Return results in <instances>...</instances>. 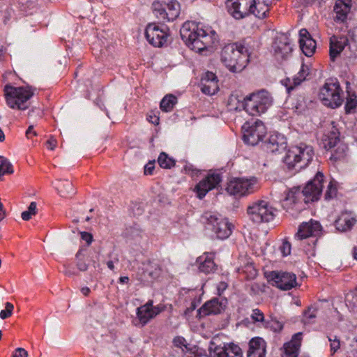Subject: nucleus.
Masks as SVG:
<instances>
[{"label":"nucleus","mask_w":357,"mask_h":357,"mask_svg":"<svg viewBox=\"0 0 357 357\" xmlns=\"http://www.w3.org/2000/svg\"><path fill=\"white\" fill-rule=\"evenodd\" d=\"M201 23L185 22L180 30L182 40L192 50L201 52L211 45V37Z\"/></svg>","instance_id":"f257e3e1"},{"label":"nucleus","mask_w":357,"mask_h":357,"mask_svg":"<svg viewBox=\"0 0 357 357\" xmlns=\"http://www.w3.org/2000/svg\"><path fill=\"white\" fill-rule=\"evenodd\" d=\"M314 152L312 146L304 143L291 146L287 152L284 162L289 169L296 172L306 167L312 160Z\"/></svg>","instance_id":"f03ea898"},{"label":"nucleus","mask_w":357,"mask_h":357,"mask_svg":"<svg viewBox=\"0 0 357 357\" xmlns=\"http://www.w3.org/2000/svg\"><path fill=\"white\" fill-rule=\"evenodd\" d=\"M221 61L230 71L241 72L246 66L247 49L241 44H228L222 50Z\"/></svg>","instance_id":"7ed1b4c3"},{"label":"nucleus","mask_w":357,"mask_h":357,"mask_svg":"<svg viewBox=\"0 0 357 357\" xmlns=\"http://www.w3.org/2000/svg\"><path fill=\"white\" fill-rule=\"evenodd\" d=\"M4 93L6 103L10 108L22 110L28 107L26 102L33 95L30 87H15L10 84L4 86Z\"/></svg>","instance_id":"20e7f679"},{"label":"nucleus","mask_w":357,"mask_h":357,"mask_svg":"<svg viewBox=\"0 0 357 357\" xmlns=\"http://www.w3.org/2000/svg\"><path fill=\"white\" fill-rule=\"evenodd\" d=\"M202 218L205 221L207 229L211 230L217 238L226 239L231 234L233 225L222 215L212 212H206L202 215Z\"/></svg>","instance_id":"39448f33"},{"label":"nucleus","mask_w":357,"mask_h":357,"mask_svg":"<svg viewBox=\"0 0 357 357\" xmlns=\"http://www.w3.org/2000/svg\"><path fill=\"white\" fill-rule=\"evenodd\" d=\"M341 93L342 90L339 82L331 79L327 80L320 89L319 96L324 105L335 108L340 106L343 102Z\"/></svg>","instance_id":"423d86ee"},{"label":"nucleus","mask_w":357,"mask_h":357,"mask_svg":"<svg viewBox=\"0 0 357 357\" xmlns=\"http://www.w3.org/2000/svg\"><path fill=\"white\" fill-rule=\"evenodd\" d=\"M258 188V180L256 177H241L230 180L227 183L226 190L231 195L242 197L255 192Z\"/></svg>","instance_id":"0eeeda50"},{"label":"nucleus","mask_w":357,"mask_h":357,"mask_svg":"<svg viewBox=\"0 0 357 357\" xmlns=\"http://www.w3.org/2000/svg\"><path fill=\"white\" fill-rule=\"evenodd\" d=\"M272 102V97L267 91L252 93L247 96V113L252 116L264 113Z\"/></svg>","instance_id":"6e6552de"},{"label":"nucleus","mask_w":357,"mask_h":357,"mask_svg":"<svg viewBox=\"0 0 357 357\" xmlns=\"http://www.w3.org/2000/svg\"><path fill=\"white\" fill-rule=\"evenodd\" d=\"M247 213L250 219L256 224L268 222L275 217L274 208L264 200L257 201L249 206Z\"/></svg>","instance_id":"1a4fd4ad"},{"label":"nucleus","mask_w":357,"mask_h":357,"mask_svg":"<svg viewBox=\"0 0 357 357\" xmlns=\"http://www.w3.org/2000/svg\"><path fill=\"white\" fill-rule=\"evenodd\" d=\"M243 139L245 143L255 146L262 141L266 134V128L261 121H246L242 126Z\"/></svg>","instance_id":"9d476101"},{"label":"nucleus","mask_w":357,"mask_h":357,"mask_svg":"<svg viewBox=\"0 0 357 357\" xmlns=\"http://www.w3.org/2000/svg\"><path fill=\"white\" fill-rule=\"evenodd\" d=\"M265 277L273 286L284 291L291 289L297 284L296 276L293 273L273 271L266 272Z\"/></svg>","instance_id":"9b49d317"},{"label":"nucleus","mask_w":357,"mask_h":357,"mask_svg":"<svg viewBox=\"0 0 357 357\" xmlns=\"http://www.w3.org/2000/svg\"><path fill=\"white\" fill-rule=\"evenodd\" d=\"M209 351L211 357H243L242 349L234 343L215 345L213 341L210 342Z\"/></svg>","instance_id":"f8f14e48"},{"label":"nucleus","mask_w":357,"mask_h":357,"mask_svg":"<svg viewBox=\"0 0 357 357\" xmlns=\"http://www.w3.org/2000/svg\"><path fill=\"white\" fill-rule=\"evenodd\" d=\"M145 36L150 44L160 47L167 43V33L165 28H160L155 24H149L145 30Z\"/></svg>","instance_id":"ddd939ff"},{"label":"nucleus","mask_w":357,"mask_h":357,"mask_svg":"<svg viewBox=\"0 0 357 357\" xmlns=\"http://www.w3.org/2000/svg\"><path fill=\"white\" fill-rule=\"evenodd\" d=\"M324 174L318 172L314 179L308 181L302 190V193L307 199V202L317 200L322 192Z\"/></svg>","instance_id":"4468645a"},{"label":"nucleus","mask_w":357,"mask_h":357,"mask_svg":"<svg viewBox=\"0 0 357 357\" xmlns=\"http://www.w3.org/2000/svg\"><path fill=\"white\" fill-rule=\"evenodd\" d=\"M221 182V176L220 174H209L208 176L200 181L195 186V191L199 199H203L206 193L217 188Z\"/></svg>","instance_id":"2eb2a0df"},{"label":"nucleus","mask_w":357,"mask_h":357,"mask_svg":"<svg viewBox=\"0 0 357 357\" xmlns=\"http://www.w3.org/2000/svg\"><path fill=\"white\" fill-rule=\"evenodd\" d=\"M227 301L225 298H213L206 302L197 311L200 317L220 314L225 310Z\"/></svg>","instance_id":"dca6fc26"},{"label":"nucleus","mask_w":357,"mask_h":357,"mask_svg":"<svg viewBox=\"0 0 357 357\" xmlns=\"http://www.w3.org/2000/svg\"><path fill=\"white\" fill-rule=\"evenodd\" d=\"M226 6L229 13L236 20L243 19L250 13L248 0H227Z\"/></svg>","instance_id":"f3484780"},{"label":"nucleus","mask_w":357,"mask_h":357,"mask_svg":"<svg viewBox=\"0 0 357 357\" xmlns=\"http://www.w3.org/2000/svg\"><path fill=\"white\" fill-rule=\"evenodd\" d=\"M274 55L278 60H283L291 52L289 38L286 34L278 36L273 44Z\"/></svg>","instance_id":"a211bd4d"},{"label":"nucleus","mask_w":357,"mask_h":357,"mask_svg":"<svg viewBox=\"0 0 357 357\" xmlns=\"http://www.w3.org/2000/svg\"><path fill=\"white\" fill-rule=\"evenodd\" d=\"M153 301L149 300L146 304L137 309V317L142 326L146 324L151 319L160 312L159 307L158 306H153Z\"/></svg>","instance_id":"6ab92c4d"},{"label":"nucleus","mask_w":357,"mask_h":357,"mask_svg":"<svg viewBox=\"0 0 357 357\" xmlns=\"http://www.w3.org/2000/svg\"><path fill=\"white\" fill-rule=\"evenodd\" d=\"M219 89L216 75L212 72H206L201 80V91L206 95H213Z\"/></svg>","instance_id":"aec40b11"},{"label":"nucleus","mask_w":357,"mask_h":357,"mask_svg":"<svg viewBox=\"0 0 357 357\" xmlns=\"http://www.w3.org/2000/svg\"><path fill=\"white\" fill-rule=\"evenodd\" d=\"M349 40L345 36H333L330 38V57L334 61L348 45Z\"/></svg>","instance_id":"412c9836"},{"label":"nucleus","mask_w":357,"mask_h":357,"mask_svg":"<svg viewBox=\"0 0 357 357\" xmlns=\"http://www.w3.org/2000/svg\"><path fill=\"white\" fill-rule=\"evenodd\" d=\"M321 225L317 221L303 222L300 225L298 232L295 234V238L303 240L311 236L316 235L321 229Z\"/></svg>","instance_id":"4be33fe9"},{"label":"nucleus","mask_w":357,"mask_h":357,"mask_svg":"<svg viewBox=\"0 0 357 357\" xmlns=\"http://www.w3.org/2000/svg\"><path fill=\"white\" fill-rule=\"evenodd\" d=\"M309 74V67L303 63L299 72L293 79L287 78L282 81V84L286 87L287 91L289 93L295 86L300 85L303 81H305Z\"/></svg>","instance_id":"5701e85b"},{"label":"nucleus","mask_w":357,"mask_h":357,"mask_svg":"<svg viewBox=\"0 0 357 357\" xmlns=\"http://www.w3.org/2000/svg\"><path fill=\"white\" fill-rule=\"evenodd\" d=\"M271 0H252L250 2V12L258 18H264L269 12Z\"/></svg>","instance_id":"b1692460"},{"label":"nucleus","mask_w":357,"mask_h":357,"mask_svg":"<svg viewBox=\"0 0 357 357\" xmlns=\"http://www.w3.org/2000/svg\"><path fill=\"white\" fill-rule=\"evenodd\" d=\"M340 132L337 128L334 126V122H331V129L324 133L321 139V145L326 150H330L336 146L340 143Z\"/></svg>","instance_id":"393cba45"},{"label":"nucleus","mask_w":357,"mask_h":357,"mask_svg":"<svg viewBox=\"0 0 357 357\" xmlns=\"http://www.w3.org/2000/svg\"><path fill=\"white\" fill-rule=\"evenodd\" d=\"M302 333H298L294 335L292 339L284 345V354L282 357H298L301 345Z\"/></svg>","instance_id":"a878e982"},{"label":"nucleus","mask_w":357,"mask_h":357,"mask_svg":"<svg viewBox=\"0 0 357 357\" xmlns=\"http://www.w3.org/2000/svg\"><path fill=\"white\" fill-rule=\"evenodd\" d=\"M287 148L285 139L282 136H271L264 143V149L271 153H280Z\"/></svg>","instance_id":"bb28decb"},{"label":"nucleus","mask_w":357,"mask_h":357,"mask_svg":"<svg viewBox=\"0 0 357 357\" xmlns=\"http://www.w3.org/2000/svg\"><path fill=\"white\" fill-rule=\"evenodd\" d=\"M351 9V0H337L334 6L335 20L343 22Z\"/></svg>","instance_id":"cd10ccee"},{"label":"nucleus","mask_w":357,"mask_h":357,"mask_svg":"<svg viewBox=\"0 0 357 357\" xmlns=\"http://www.w3.org/2000/svg\"><path fill=\"white\" fill-rule=\"evenodd\" d=\"M356 221V220L352 217L351 212L344 211L335 221V225L337 230L346 231L351 229Z\"/></svg>","instance_id":"c85d7f7f"},{"label":"nucleus","mask_w":357,"mask_h":357,"mask_svg":"<svg viewBox=\"0 0 357 357\" xmlns=\"http://www.w3.org/2000/svg\"><path fill=\"white\" fill-rule=\"evenodd\" d=\"M197 262L199 264V270L206 274L212 273L215 269V264L213 261L212 254H204L197 258Z\"/></svg>","instance_id":"c756f323"},{"label":"nucleus","mask_w":357,"mask_h":357,"mask_svg":"<svg viewBox=\"0 0 357 357\" xmlns=\"http://www.w3.org/2000/svg\"><path fill=\"white\" fill-rule=\"evenodd\" d=\"M54 186L61 197H67L75 193L73 183L68 180H58Z\"/></svg>","instance_id":"7c9ffc66"},{"label":"nucleus","mask_w":357,"mask_h":357,"mask_svg":"<svg viewBox=\"0 0 357 357\" xmlns=\"http://www.w3.org/2000/svg\"><path fill=\"white\" fill-rule=\"evenodd\" d=\"M228 107L230 110L244 109L247 112V96L240 99L237 95H231L228 100Z\"/></svg>","instance_id":"2f4dec72"},{"label":"nucleus","mask_w":357,"mask_h":357,"mask_svg":"<svg viewBox=\"0 0 357 357\" xmlns=\"http://www.w3.org/2000/svg\"><path fill=\"white\" fill-rule=\"evenodd\" d=\"M167 8L166 17L167 22L173 21L176 19L180 13V4L176 1H172L168 3H165Z\"/></svg>","instance_id":"473e14b6"},{"label":"nucleus","mask_w":357,"mask_h":357,"mask_svg":"<svg viewBox=\"0 0 357 357\" xmlns=\"http://www.w3.org/2000/svg\"><path fill=\"white\" fill-rule=\"evenodd\" d=\"M161 273V268L158 264L150 263L146 268L144 275L146 280L158 278Z\"/></svg>","instance_id":"72a5a7b5"},{"label":"nucleus","mask_w":357,"mask_h":357,"mask_svg":"<svg viewBox=\"0 0 357 357\" xmlns=\"http://www.w3.org/2000/svg\"><path fill=\"white\" fill-rule=\"evenodd\" d=\"M152 9L155 17L162 22H167V17H166L167 8L165 3H162L158 1L153 2L152 4Z\"/></svg>","instance_id":"f704fd0d"},{"label":"nucleus","mask_w":357,"mask_h":357,"mask_svg":"<svg viewBox=\"0 0 357 357\" xmlns=\"http://www.w3.org/2000/svg\"><path fill=\"white\" fill-rule=\"evenodd\" d=\"M176 102L177 98L172 94H168L162 99L160 107L162 111L168 112L173 109Z\"/></svg>","instance_id":"c9c22d12"},{"label":"nucleus","mask_w":357,"mask_h":357,"mask_svg":"<svg viewBox=\"0 0 357 357\" xmlns=\"http://www.w3.org/2000/svg\"><path fill=\"white\" fill-rule=\"evenodd\" d=\"M300 47L305 56H311L315 51L316 42L312 38L307 40L300 44Z\"/></svg>","instance_id":"e433bc0d"},{"label":"nucleus","mask_w":357,"mask_h":357,"mask_svg":"<svg viewBox=\"0 0 357 357\" xmlns=\"http://www.w3.org/2000/svg\"><path fill=\"white\" fill-rule=\"evenodd\" d=\"M159 165L164 169H170L175 165V160L165 152L160 153L158 158Z\"/></svg>","instance_id":"4c0bfd02"},{"label":"nucleus","mask_w":357,"mask_h":357,"mask_svg":"<svg viewBox=\"0 0 357 357\" xmlns=\"http://www.w3.org/2000/svg\"><path fill=\"white\" fill-rule=\"evenodd\" d=\"M292 109L297 114H301L307 108V102L304 96H298L291 104Z\"/></svg>","instance_id":"58836bf2"},{"label":"nucleus","mask_w":357,"mask_h":357,"mask_svg":"<svg viewBox=\"0 0 357 357\" xmlns=\"http://www.w3.org/2000/svg\"><path fill=\"white\" fill-rule=\"evenodd\" d=\"M266 342L261 337L252 338L249 342V349L248 351H257L258 350L265 349Z\"/></svg>","instance_id":"ea45409f"},{"label":"nucleus","mask_w":357,"mask_h":357,"mask_svg":"<svg viewBox=\"0 0 357 357\" xmlns=\"http://www.w3.org/2000/svg\"><path fill=\"white\" fill-rule=\"evenodd\" d=\"M142 230L139 225H134L126 229L125 236L131 239H137L141 237Z\"/></svg>","instance_id":"a19ab883"},{"label":"nucleus","mask_w":357,"mask_h":357,"mask_svg":"<svg viewBox=\"0 0 357 357\" xmlns=\"http://www.w3.org/2000/svg\"><path fill=\"white\" fill-rule=\"evenodd\" d=\"M2 159L0 162V178L4 174H11L13 173V168L12 164L8 161V159L0 156Z\"/></svg>","instance_id":"79ce46f5"},{"label":"nucleus","mask_w":357,"mask_h":357,"mask_svg":"<svg viewBox=\"0 0 357 357\" xmlns=\"http://www.w3.org/2000/svg\"><path fill=\"white\" fill-rule=\"evenodd\" d=\"M37 211V206L36 203L35 202H31L28 207V210L23 211L21 214V217L22 220L27 221L29 220L31 218L32 215H34L36 214Z\"/></svg>","instance_id":"37998d69"},{"label":"nucleus","mask_w":357,"mask_h":357,"mask_svg":"<svg viewBox=\"0 0 357 357\" xmlns=\"http://www.w3.org/2000/svg\"><path fill=\"white\" fill-rule=\"evenodd\" d=\"M357 107L356 96L353 95L347 98L346 104L344 106L345 112L347 114L352 112Z\"/></svg>","instance_id":"c03bdc74"},{"label":"nucleus","mask_w":357,"mask_h":357,"mask_svg":"<svg viewBox=\"0 0 357 357\" xmlns=\"http://www.w3.org/2000/svg\"><path fill=\"white\" fill-rule=\"evenodd\" d=\"M346 146L344 144H339L337 148L332 153L331 159L335 161L339 160L345 156Z\"/></svg>","instance_id":"a18cd8bd"},{"label":"nucleus","mask_w":357,"mask_h":357,"mask_svg":"<svg viewBox=\"0 0 357 357\" xmlns=\"http://www.w3.org/2000/svg\"><path fill=\"white\" fill-rule=\"evenodd\" d=\"M328 341L331 342L330 348L331 354L333 355L340 348V341L335 335L328 336Z\"/></svg>","instance_id":"49530a36"},{"label":"nucleus","mask_w":357,"mask_h":357,"mask_svg":"<svg viewBox=\"0 0 357 357\" xmlns=\"http://www.w3.org/2000/svg\"><path fill=\"white\" fill-rule=\"evenodd\" d=\"M317 309L312 306H310L307 308V310L304 312V317L305 319L310 323L312 322V319H314L317 317Z\"/></svg>","instance_id":"de8ad7c7"},{"label":"nucleus","mask_w":357,"mask_h":357,"mask_svg":"<svg viewBox=\"0 0 357 357\" xmlns=\"http://www.w3.org/2000/svg\"><path fill=\"white\" fill-rule=\"evenodd\" d=\"M5 305L6 309L0 312V317L2 319H6L10 317L14 309V305L9 302L6 303Z\"/></svg>","instance_id":"09e8293b"},{"label":"nucleus","mask_w":357,"mask_h":357,"mask_svg":"<svg viewBox=\"0 0 357 357\" xmlns=\"http://www.w3.org/2000/svg\"><path fill=\"white\" fill-rule=\"evenodd\" d=\"M82 250H79L76 254L77 267L81 271H86L88 269V264L81 259Z\"/></svg>","instance_id":"8fccbe9b"},{"label":"nucleus","mask_w":357,"mask_h":357,"mask_svg":"<svg viewBox=\"0 0 357 357\" xmlns=\"http://www.w3.org/2000/svg\"><path fill=\"white\" fill-rule=\"evenodd\" d=\"M336 194H337L336 186L332 182H330V183L328 185L327 190L325 193V199H331L336 196Z\"/></svg>","instance_id":"3c124183"},{"label":"nucleus","mask_w":357,"mask_h":357,"mask_svg":"<svg viewBox=\"0 0 357 357\" xmlns=\"http://www.w3.org/2000/svg\"><path fill=\"white\" fill-rule=\"evenodd\" d=\"M296 197L295 196V193L293 191H289L285 197V199L283 201L282 206L284 208H287L289 206V204L293 203H296Z\"/></svg>","instance_id":"603ef678"},{"label":"nucleus","mask_w":357,"mask_h":357,"mask_svg":"<svg viewBox=\"0 0 357 357\" xmlns=\"http://www.w3.org/2000/svg\"><path fill=\"white\" fill-rule=\"evenodd\" d=\"M251 317L255 321L262 322L264 320V314L259 309H255L252 310Z\"/></svg>","instance_id":"864d4df0"},{"label":"nucleus","mask_w":357,"mask_h":357,"mask_svg":"<svg viewBox=\"0 0 357 357\" xmlns=\"http://www.w3.org/2000/svg\"><path fill=\"white\" fill-rule=\"evenodd\" d=\"M280 249L283 256H288L291 253V244L289 243V241H284Z\"/></svg>","instance_id":"5fc2aeb1"},{"label":"nucleus","mask_w":357,"mask_h":357,"mask_svg":"<svg viewBox=\"0 0 357 357\" xmlns=\"http://www.w3.org/2000/svg\"><path fill=\"white\" fill-rule=\"evenodd\" d=\"M299 36H300V39H299L300 44L303 43L304 41H306L307 40H310V39L312 38L306 29H302L300 30Z\"/></svg>","instance_id":"6e6d98bb"},{"label":"nucleus","mask_w":357,"mask_h":357,"mask_svg":"<svg viewBox=\"0 0 357 357\" xmlns=\"http://www.w3.org/2000/svg\"><path fill=\"white\" fill-rule=\"evenodd\" d=\"M266 348L257 351H248L247 357H265Z\"/></svg>","instance_id":"4d7b16f0"},{"label":"nucleus","mask_w":357,"mask_h":357,"mask_svg":"<svg viewBox=\"0 0 357 357\" xmlns=\"http://www.w3.org/2000/svg\"><path fill=\"white\" fill-rule=\"evenodd\" d=\"M80 236L81 238L86 242L87 245H89L93 240L92 234L86 231H81Z\"/></svg>","instance_id":"13d9d810"},{"label":"nucleus","mask_w":357,"mask_h":357,"mask_svg":"<svg viewBox=\"0 0 357 357\" xmlns=\"http://www.w3.org/2000/svg\"><path fill=\"white\" fill-rule=\"evenodd\" d=\"M155 168V160L149 161L145 166H144V174L151 175L153 173V171Z\"/></svg>","instance_id":"bf43d9fd"},{"label":"nucleus","mask_w":357,"mask_h":357,"mask_svg":"<svg viewBox=\"0 0 357 357\" xmlns=\"http://www.w3.org/2000/svg\"><path fill=\"white\" fill-rule=\"evenodd\" d=\"M13 357H28V353L23 348H17L15 350Z\"/></svg>","instance_id":"052dcab7"},{"label":"nucleus","mask_w":357,"mask_h":357,"mask_svg":"<svg viewBox=\"0 0 357 357\" xmlns=\"http://www.w3.org/2000/svg\"><path fill=\"white\" fill-rule=\"evenodd\" d=\"M271 328L275 331V332H280L282 330L283 328V324L277 321V320H275V321H272V324H271Z\"/></svg>","instance_id":"680f3d73"},{"label":"nucleus","mask_w":357,"mask_h":357,"mask_svg":"<svg viewBox=\"0 0 357 357\" xmlns=\"http://www.w3.org/2000/svg\"><path fill=\"white\" fill-rule=\"evenodd\" d=\"M47 144L50 150H54L57 144V141L54 137H51L47 141Z\"/></svg>","instance_id":"e2e57ef3"},{"label":"nucleus","mask_w":357,"mask_h":357,"mask_svg":"<svg viewBox=\"0 0 357 357\" xmlns=\"http://www.w3.org/2000/svg\"><path fill=\"white\" fill-rule=\"evenodd\" d=\"M227 284L226 282H221L218 284L217 290L219 295H221L222 292L227 289Z\"/></svg>","instance_id":"0e129e2a"},{"label":"nucleus","mask_w":357,"mask_h":357,"mask_svg":"<svg viewBox=\"0 0 357 357\" xmlns=\"http://www.w3.org/2000/svg\"><path fill=\"white\" fill-rule=\"evenodd\" d=\"M353 342L354 344L352 346L357 347V339L354 338L353 340ZM347 357H357V350H352L350 352H348Z\"/></svg>","instance_id":"69168bd1"},{"label":"nucleus","mask_w":357,"mask_h":357,"mask_svg":"<svg viewBox=\"0 0 357 357\" xmlns=\"http://www.w3.org/2000/svg\"><path fill=\"white\" fill-rule=\"evenodd\" d=\"M351 37L352 42H354L356 44V45L357 46V27L354 28L351 31Z\"/></svg>","instance_id":"338daca9"},{"label":"nucleus","mask_w":357,"mask_h":357,"mask_svg":"<svg viewBox=\"0 0 357 357\" xmlns=\"http://www.w3.org/2000/svg\"><path fill=\"white\" fill-rule=\"evenodd\" d=\"M185 170L187 172H192V174L193 175L194 174H197L198 172V170L197 169H194L192 165H186L185 167Z\"/></svg>","instance_id":"774afa93"}]
</instances>
